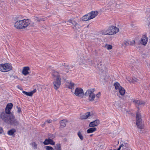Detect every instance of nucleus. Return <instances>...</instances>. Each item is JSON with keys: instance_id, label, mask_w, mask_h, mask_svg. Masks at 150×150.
<instances>
[{"instance_id": "1", "label": "nucleus", "mask_w": 150, "mask_h": 150, "mask_svg": "<svg viewBox=\"0 0 150 150\" xmlns=\"http://www.w3.org/2000/svg\"><path fill=\"white\" fill-rule=\"evenodd\" d=\"M30 22V20L28 19L17 21L15 23L14 27L18 29H25L29 25Z\"/></svg>"}, {"instance_id": "2", "label": "nucleus", "mask_w": 150, "mask_h": 150, "mask_svg": "<svg viewBox=\"0 0 150 150\" xmlns=\"http://www.w3.org/2000/svg\"><path fill=\"white\" fill-rule=\"evenodd\" d=\"M1 117L6 122L11 125H16L18 123L13 115H8L4 112H2L1 115Z\"/></svg>"}, {"instance_id": "3", "label": "nucleus", "mask_w": 150, "mask_h": 150, "mask_svg": "<svg viewBox=\"0 0 150 150\" xmlns=\"http://www.w3.org/2000/svg\"><path fill=\"white\" fill-rule=\"evenodd\" d=\"M52 75L54 78V80L53 83L54 88L55 89H57L61 85L60 76L58 73L55 71L53 72Z\"/></svg>"}, {"instance_id": "4", "label": "nucleus", "mask_w": 150, "mask_h": 150, "mask_svg": "<svg viewBox=\"0 0 150 150\" xmlns=\"http://www.w3.org/2000/svg\"><path fill=\"white\" fill-rule=\"evenodd\" d=\"M94 89H90L88 90L85 93V95L88 96V100L90 102H93L94 101L95 102V94L94 93Z\"/></svg>"}, {"instance_id": "5", "label": "nucleus", "mask_w": 150, "mask_h": 150, "mask_svg": "<svg viewBox=\"0 0 150 150\" xmlns=\"http://www.w3.org/2000/svg\"><path fill=\"white\" fill-rule=\"evenodd\" d=\"M12 69L11 65L8 63L0 64V71L7 72Z\"/></svg>"}, {"instance_id": "6", "label": "nucleus", "mask_w": 150, "mask_h": 150, "mask_svg": "<svg viewBox=\"0 0 150 150\" xmlns=\"http://www.w3.org/2000/svg\"><path fill=\"white\" fill-rule=\"evenodd\" d=\"M141 115L139 112L136 114V124L138 127L139 128H143L144 126L142 124Z\"/></svg>"}, {"instance_id": "7", "label": "nucleus", "mask_w": 150, "mask_h": 150, "mask_svg": "<svg viewBox=\"0 0 150 150\" xmlns=\"http://www.w3.org/2000/svg\"><path fill=\"white\" fill-rule=\"evenodd\" d=\"M68 22L73 24V26L72 27L75 31H80L81 26L77 23L74 19L71 18L68 21Z\"/></svg>"}, {"instance_id": "8", "label": "nucleus", "mask_w": 150, "mask_h": 150, "mask_svg": "<svg viewBox=\"0 0 150 150\" xmlns=\"http://www.w3.org/2000/svg\"><path fill=\"white\" fill-rule=\"evenodd\" d=\"M109 35H112L116 34L119 31V29L114 26H110L107 28Z\"/></svg>"}, {"instance_id": "9", "label": "nucleus", "mask_w": 150, "mask_h": 150, "mask_svg": "<svg viewBox=\"0 0 150 150\" xmlns=\"http://www.w3.org/2000/svg\"><path fill=\"white\" fill-rule=\"evenodd\" d=\"M75 94L77 96L82 98L84 95L83 90L81 88H77L75 89Z\"/></svg>"}, {"instance_id": "10", "label": "nucleus", "mask_w": 150, "mask_h": 150, "mask_svg": "<svg viewBox=\"0 0 150 150\" xmlns=\"http://www.w3.org/2000/svg\"><path fill=\"white\" fill-rule=\"evenodd\" d=\"M97 67L100 70H103V71L105 70L106 68V66L105 65L104 62L102 61L98 64Z\"/></svg>"}, {"instance_id": "11", "label": "nucleus", "mask_w": 150, "mask_h": 150, "mask_svg": "<svg viewBox=\"0 0 150 150\" xmlns=\"http://www.w3.org/2000/svg\"><path fill=\"white\" fill-rule=\"evenodd\" d=\"M148 40V38L146 35H143L141 39V40L140 41V43L144 45H145L147 43Z\"/></svg>"}, {"instance_id": "12", "label": "nucleus", "mask_w": 150, "mask_h": 150, "mask_svg": "<svg viewBox=\"0 0 150 150\" xmlns=\"http://www.w3.org/2000/svg\"><path fill=\"white\" fill-rule=\"evenodd\" d=\"M43 144L44 145L51 144L52 145H54L55 142L53 140L50 138L45 139L43 142Z\"/></svg>"}, {"instance_id": "13", "label": "nucleus", "mask_w": 150, "mask_h": 150, "mask_svg": "<svg viewBox=\"0 0 150 150\" xmlns=\"http://www.w3.org/2000/svg\"><path fill=\"white\" fill-rule=\"evenodd\" d=\"M12 104H8L5 108V112L6 114H9L10 113L11 110L12 108Z\"/></svg>"}, {"instance_id": "14", "label": "nucleus", "mask_w": 150, "mask_h": 150, "mask_svg": "<svg viewBox=\"0 0 150 150\" xmlns=\"http://www.w3.org/2000/svg\"><path fill=\"white\" fill-rule=\"evenodd\" d=\"M98 13V12L97 11H93L88 13V16L90 17V19H91L95 17Z\"/></svg>"}, {"instance_id": "15", "label": "nucleus", "mask_w": 150, "mask_h": 150, "mask_svg": "<svg viewBox=\"0 0 150 150\" xmlns=\"http://www.w3.org/2000/svg\"><path fill=\"white\" fill-rule=\"evenodd\" d=\"M30 68L28 67H25L23 68L22 73L25 76H26L29 74L28 71Z\"/></svg>"}, {"instance_id": "16", "label": "nucleus", "mask_w": 150, "mask_h": 150, "mask_svg": "<svg viewBox=\"0 0 150 150\" xmlns=\"http://www.w3.org/2000/svg\"><path fill=\"white\" fill-rule=\"evenodd\" d=\"M100 123L99 120H96L94 121L91 122L89 125L90 127H94L97 126Z\"/></svg>"}, {"instance_id": "17", "label": "nucleus", "mask_w": 150, "mask_h": 150, "mask_svg": "<svg viewBox=\"0 0 150 150\" xmlns=\"http://www.w3.org/2000/svg\"><path fill=\"white\" fill-rule=\"evenodd\" d=\"M89 112H87L84 115H83L80 116V118L82 119H86L89 116L91 115Z\"/></svg>"}, {"instance_id": "18", "label": "nucleus", "mask_w": 150, "mask_h": 150, "mask_svg": "<svg viewBox=\"0 0 150 150\" xmlns=\"http://www.w3.org/2000/svg\"><path fill=\"white\" fill-rule=\"evenodd\" d=\"M88 14L86 15L83 16L82 18V20L83 21H87L90 20V17L88 16Z\"/></svg>"}, {"instance_id": "19", "label": "nucleus", "mask_w": 150, "mask_h": 150, "mask_svg": "<svg viewBox=\"0 0 150 150\" xmlns=\"http://www.w3.org/2000/svg\"><path fill=\"white\" fill-rule=\"evenodd\" d=\"M100 33L102 35H108V30H107V29H105L103 30L100 31Z\"/></svg>"}, {"instance_id": "20", "label": "nucleus", "mask_w": 150, "mask_h": 150, "mask_svg": "<svg viewBox=\"0 0 150 150\" xmlns=\"http://www.w3.org/2000/svg\"><path fill=\"white\" fill-rule=\"evenodd\" d=\"M96 127H92L90 128L87 130V132L88 133H93L96 130Z\"/></svg>"}, {"instance_id": "21", "label": "nucleus", "mask_w": 150, "mask_h": 150, "mask_svg": "<svg viewBox=\"0 0 150 150\" xmlns=\"http://www.w3.org/2000/svg\"><path fill=\"white\" fill-rule=\"evenodd\" d=\"M114 86H115V89L116 90L120 89L122 87L120 86V84L118 82H116L114 84Z\"/></svg>"}, {"instance_id": "22", "label": "nucleus", "mask_w": 150, "mask_h": 150, "mask_svg": "<svg viewBox=\"0 0 150 150\" xmlns=\"http://www.w3.org/2000/svg\"><path fill=\"white\" fill-rule=\"evenodd\" d=\"M67 121L66 120H62L60 122V127H65L66 125Z\"/></svg>"}, {"instance_id": "23", "label": "nucleus", "mask_w": 150, "mask_h": 150, "mask_svg": "<svg viewBox=\"0 0 150 150\" xmlns=\"http://www.w3.org/2000/svg\"><path fill=\"white\" fill-rule=\"evenodd\" d=\"M54 150H61V144L59 143L56 144L54 146Z\"/></svg>"}, {"instance_id": "24", "label": "nucleus", "mask_w": 150, "mask_h": 150, "mask_svg": "<svg viewBox=\"0 0 150 150\" xmlns=\"http://www.w3.org/2000/svg\"><path fill=\"white\" fill-rule=\"evenodd\" d=\"M15 129H12L8 132L7 133L9 135H12L16 132Z\"/></svg>"}, {"instance_id": "25", "label": "nucleus", "mask_w": 150, "mask_h": 150, "mask_svg": "<svg viewBox=\"0 0 150 150\" xmlns=\"http://www.w3.org/2000/svg\"><path fill=\"white\" fill-rule=\"evenodd\" d=\"M30 145L32 146L34 149H37V144L35 142H33L31 143Z\"/></svg>"}, {"instance_id": "26", "label": "nucleus", "mask_w": 150, "mask_h": 150, "mask_svg": "<svg viewBox=\"0 0 150 150\" xmlns=\"http://www.w3.org/2000/svg\"><path fill=\"white\" fill-rule=\"evenodd\" d=\"M120 94L123 96L124 95L125 93V89L122 87H121L119 90Z\"/></svg>"}, {"instance_id": "27", "label": "nucleus", "mask_w": 150, "mask_h": 150, "mask_svg": "<svg viewBox=\"0 0 150 150\" xmlns=\"http://www.w3.org/2000/svg\"><path fill=\"white\" fill-rule=\"evenodd\" d=\"M22 93L25 95L27 96H32V93L30 92H27L24 91H23Z\"/></svg>"}, {"instance_id": "28", "label": "nucleus", "mask_w": 150, "mask_h": 150, "mask_svg": "<svg viewBox=\"0 0 150 150\" xmlns=\"http://www.w3.org/2000/svg\"><path fill=\"white\" fill-rule=\"evenodd\" d=\"M100 96V92H98L96 95V96H95V102H97V100H98V98H99Z\"/></svg>"}, {"instance_id": "29", "label": "nucleus", "mask_w": 150, "mask_h": 150, "mask_svg": "<svg viewBox=\"0 0 150 150\" xmlns=\"http://www.w3.org/2000/svg\"><path fill=\"white\" fill-rule=\"evenodd\" d=\"M105 47L108 50H111L112 48V46L110 45L106 44L105 46Z\"/></svg>"}, {"instance_id": "30", "label": "nucleus", "mask_w": 150, "mask_h": 150, "mask_svg": "<svg viewBox=\"0 0 150 150\" xmlns=\"http://www.w3.org/2000/svg\"><path fill=\"white\" fill-rule=\"evenodd\" d=\"M74 83L70 82L68 86V88L72 89H74Z\"/></svg>"}, {"instance_id": "31", "label": "nucleus", "mask_w": 150, "mask_h": 150, "mask_svg": "<svg viewBox=\"0 0 150 150\" xmlns=\"http://www.w3.org/2000/svg\"><path fill=\"white\" fill-rule=\"evenodd\" d=\"M78 135L79 137V138L81 140H82L83 139V137L81 134V133L79 132L78 133Z\"/></svg>"}, {"instance_id": "32", "label": "nucleus", "mask_w": 150, "mask_h": 150, "mask_svg": "<svg viewBox=\"0 0 150 150\" xmlns=\"http://www.w3.org/2000/svg\"><path fill=\"white\" fill-rule=\"evenodd\" d=\"M133 102L135 103H143L142 102L138 100H133Z\"/></svg>"}, {"instance_id": "33", "label": "nucleus", "mask_w": 150, "mask_h": 150, "mask_svg": "<svg viewBox=\"0 0 150 150\" xmlns=\"http://www.w3.org/2000/svg\"><path fill=\"white\" fill-rule=\"evenodd\" d=\"M128 80L130 82H134L137 81V79L135 77H133L132 78V80L130 81L129 80Z\"/></svg>"}, {"instance_id": "34", "label": "nucleus", "mask_w": 150, "mask_h": 150, "mask_svg": "<svg viewBox=\"0 0 150 150\" xmlns=\"http://www.w3.org/2000/svg\"><path fill=\"white\" fill-rule=\"evenodd\" d=\"M35 20L38 22H40L41 21H44V20L42 19H41L40 18H38V17H35L34 18Z\"/></svg>"}, {"instance_id": "35", "label": "nucleus", "mask_w": 150, "mask_h": 150, "mask_svg": "<svg viewBox=\"0 0 150 150\" xmlns=\"http://www.w3.org/2000/svg\"><path fill=\"white\" fill-rule=\"evenodd\" d=\"M45 148L47 150H54V149L52 147L49 146H46Z\"/></svg>"}, {"instance_id": "36", "label": "nucleus", "mask_w": 150, "mask_h": 150, "mask_svg": "<svg viewBox=\"0 0 150 150\" xmlns=\"http://www.w3.org/2000/svg\"><path fill=\"white\" fill-rule=\"evenodd\" d=\"M48 138H50L51 139H53L55 137V136L54 135L52 134H49L48 135Z\"/></svg>"}, {"instance_id": "37", "label": "nucleus", "mask_w": 150, "mask_h": 150, "mask_svg": "<svg viewBox=\"0 0 150 150\" xmlns=\"http://www.w3.org/2000/svg\"><path fill=\"white\" fill-rule=\"evenodd\" d=\"M129 40L125 41L124 43L125 46L129 45Z\"/></svg>"}, {"instance_id": "38", "label": "nucleus", "mask_w": 150, "mask_h": 150, "mask_svg": "<svg viewBox=\"0 0 150 150\" xmlns=\"http://www.w3.org/2000/svg\"><path fill=\"white\" fill-rule=\"evenodd\" d=\"M129 45H133L134 44L135 42L134 40H132L131 41H129Z\"/></svg>"}, {"instance_id": "39", "label": "nucleus", "mask_w": 150, "mask_h": 150, "mask_svg": "<svg viewBox=\"0 0 150 150\" xmlns=\"http://www.w3.org/2000/svg\"><path fill=\"white\" fill-rule=\"evenodd\" d=\"M86 61L85 60V59H82V62H81V65H82L81 64V63H82L83 64H84V65H86V66H85V67H86Z\"/></svg>"}, {"instance_id": "40", "label": "nucleus", "mask_w": 150, "mask_h": 150, "mask_svg": "<svg viewBox=\"0 0 150 150\" xmlns=\"http://www.w3.org/2000/svg\"><path fill=\"white\" fill-rule=\"evenodd\" d=\"M122 147H123V148H124L125 146H124V145H123V144H122L119 147V148L117 149V150H120Z\"/></svg>"}, {"instance_id": "41", "label": "nucleus", "mask_w": 150, "mask_h": 150, "mask_svg": "<svg viewBox=\"0 0 150 150\" xmlns=\"http://www.w3.org/2000/svg\"><path fill=\"white\" fill-rule=\"evenodd\" d=\"M52 122V120H47L45 122V123H51Z\"/></svg>"}, {"instance_id": "42", "label": "nucleus", "mask_w": 150, "mask_h": 150, "mask_svg": "<svg viewBox=\"0 0 150 150\" xmlns=\"http://www.w3.org/2000/svg\"><path fill=\"white\" fill-rule=\"evenodd\" d=\"M88 64L89 65H92L93 64V62L92 60L89 61H88Z\"/></svg>"}, {"instance_id": "43", "label": "nucleus", "mask_w": 150, "mask_h": 150, "mask_svg": "<svg viewBox=\"0 0 150 150\" xmlns=\"http://www.w3.org/2000/svg\"><path fill=\"white\" fill-rule=\"evenodd\" d=\"M18 112V113H20L21 111V109L20 108L17 107Z\"/></svg>"}, {"instance_id": "44", "label": "nucleus", "mask_w": 150, "mask_h": 150, "mask_svg": "<svg viewBox=\"0 0 150 150\" xmlns=\"http://www.w3.org/2000/svg\"><path fill=\"white\" fill-rule=\"evenodd\" d=\"M36 91V89H34L32 91L30 92L31 93H32V96L33 95V94Z\"/></svg>"}, {"instance_id": "45", "label": "nucleus", "mask_w": 150, "mask_h": 150, "mask_svg": "<svg viewBox=\"0 0 150 150\" xmlns=\"http://www.w3.org/2000/svg\"><path fill=\"white\" fill-rule=\"evenodd\" d=\"M65 68L67 69H69V66L68 65H66L65 66Z\"/></svg>"}, {"instance_id": "46", "label": "nucleus", "mask_w": 150, "mask_h": 150, "mask_svg": "<svg viewBox=\"0 0 150 150\" xmlns=\"http://www.w3.org/2000/svg\"><path fill=\"white\" fill-rule=\"evenodd\" d=\"M3 130L2 128L0 127V134L2 133L3 132Z\"/></svg>"}, {"instance_id": "47", "label": "nucleus", "mask_w": 150, "mask_h": 150, "mask_svg": "<svg viewBox=\"0 0 150 150\" xmlns=\"http://www.w3.org/2000/svg\"><path fill=\"white\" fill-rule=\"evenodd\" d=\"M142 104H140V103H139V104H138V106H139L140 105Z\"/></svg>"}, {"instance_id": "48", "label": "nucleus", "mask_w": 150, "mask_h": 150, "mask_svg": "<svg viewBox=\"0 0 150 150\" xmlns=\"http://www.w3.org/2000/svg\"><path fill=\"white\" fill-rule=\"evenodd\" d=\"M17 87L19 88L20 89H21V88H19V86H17Z\"/></svg>"}, {"instance_id": "49", "label": "nucleus", "mask_w": 150, "mask_h": 150, "mask_svg": "<svg viewBox=\"0 0 150 150\" xmlns=\"http://www.w3.org/2000/svg\"><path fill=\"white\" fill-rule=\"evenodd\" d=\"M115 150V149H114V150Z\"/></svg>"}]
</instances>
